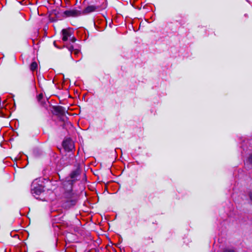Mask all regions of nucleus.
Here are the masks:
<instances>
[{"instance_id": "nucleus-10", "label": "nucleus", "mask_w": 252, "mask_h": 252, "mask_svg": "<svg viewBox=\"0 0 252 252\" xmlns=\"http://www.w3.org/2000/svg\"><path fill=\"white\" fill-rule=\"evenodd\" d=\"M249 196H250V199L252 201V192L250 193Z\"/></svg>"}, {"instance_id": "nucleus-1", "label": "nucleus", "mask_w": 252, "mask_h": 252, "mask_svg": "<svg viewBox=\"0 0 252 252\" xmlns=\"http://www.w3.org/2000/svg\"><path fill=\"white\" fill-rule=\"evenodd\" d=\"M79 173V169L78 168L76 169L70 173V179L63 182V186L66 190L64 193V196L67 199V201L75 202L76 200V195L72 192V186L73 183L75 181V178Z\"/></svg>"}, {"instance_id": "nucleus-6", "label": "nucleus", "mask_w": 252, "mask_h": 252, "mask_svg": "<svg viewBox=\"0 0 252 252\" xmlns=\"http://www.w3.org/2000/svg\"><path fill=\"white\" fill-rule=\"evenodd\" d=\"M96 7L94 5H89L87 6L83 11L82 14H86L95 11Z\"/></svg>"}, {"instance_id": "nucleus-2", "label": "nucleus", "mask_w": 252, "mask_h": 252, "mask_svg": "<svg viewBox=\"0 0 252 252\" xmlns=\"http://www.w3.org/2000/svg\"><path fill=\"white\" fill-rule=\"evenodd\" d=\"M43 191V187L42 185L37 184L35 181L32 183L31 186V193L34 196L39 195Z\"/></svg>"}, {"instance_id": "nucleus-9", "label": "nucleus", "mask_w": 252, "mask_h": 252, "mask_svg": "<svg viewBox=\"0 0 252 252\" xmlns=\"http://www.w3.org/2000/svg\"><path fill=\"white\" fill-rule=\"evenodd\" d=\"M249 161L252 163V155L249 158Z\"/></svg>"}, {"instance_id": "nucleus-13", "label": "nucleus", "mask_w": 252, "mask_h": 252, "mask_svg": "<svg viewBox=\"0 0 252 252\" xmlns=\"http://www.w3.org/2000/svg\"><path fill=\"white\" fill-rule=\"evenodd\" d=\"M42 96V94H40L39 95V97H41Z\"/></svg>"}, {"instance_id": "nucleus-5", "label": "nucleus", "mask_w": 252, "mask_h": 252, "mask_svg": "<svg viewBox=\"0 0 252 252\" xmlns=\"http://www.w3.org/2000/svg\"><path fill=\"white\" fill-rule=\"evenodd\" d=\"M64 14L67 16L78 17L82 14V11L77 9H71L64 12Z\"/></svg>"}, {"instance_id": "nucleus-4", "label": "nucleus", "mask_w": 252, "mask_h": 252, "mask_svg": "<svg viewBox=\"0 0 252 252\" xmlns=\"http://www.w3.org/2000/svg\"><path fill=\"white\" fill-rule=\"evenodd\" d=\"M63 146L64 149L68 152L71 151L74 148L72 141L69 139H66L63 141Z\"/></svg>"}, {"instance_id": "nucleus-12", "label": "nucleus", "mask_w": 252, "mask_h": 252, "mask_svg": "<svg viewBox=\"0 0 252 252\" xmlns=\"http://www.w3.org/2000/svg\"><path fill=\"white\" fill-rule=\"evenodd\" d=\"M69 156H71V158L73 159V158L74 157V156H73V155L72 154H70Z\"/></svg>"}, {"instance_id": "nucleus-11", "label": "nucleus", "mask_w": 252, "mask_h": 252, "mask_svg": "<svg viewBox=\"0 0 252 252\" xmlns=\"http://www.w3.org/2000/svg\"><path fill=\"white\" fill-rule=\"evenodd\" d=\"M14 233L13 231H12L10 233V235L12 237H15L16 236V234H13V233Z\"/></svg>"}, {"instance_id": "nucleus-16", "label": "nucleus", "mask_w": 252, "mask_h": 252, "mask_svg": "<svg viewBox=\"0 0 252 252\" xmlns=\"http://www.w3.org/2000/svg\"><path fill=\"white\" fill-rule=\"evenodd\" d=\"M16 159H17V160H18V157H17V156Z\"/></svg>"}, {"instance_id": "nucleus-3", "label": "nucleus", "mask_w": 252, "mask_h": 252, "mask_svg": "<svg viewBox=\"0 0 252 252\" xmlns=\"http://www.w3.org/2000/svg\"><path fill=\"white\" fill-rule=\"evenodd\" d=\"M62 32L63 35L62 39L63 41H66L69 39L72 42H74L76 41L75 38L74 36H71L72 32L70 29H63Z\"/></svg>"}, {"instance_id": "nucleus-14", "label": "nucleus", "mask_w": 252, "mask_h": 252, "mask_svg": "<svg viewBox=\"0 0 252 252\" xmlns=\"http://www.w3.org/2000/svg\"><path fill=\"white\" fill-rule=\"evenodd\" d=\"M18 2H19V4H20V5H21V4H21V2L20 1H19Z\"/></svg>"}, {"instance_id": "nucleus-7", "label": "nucleus", "mask_w": 252, "mask_h": 252, "mask_svg": "<svg viewBox=\"0 0 252 252\" xmlns=\"http://www.w3.org/2000/svg\"><path fill=\"white\" fill-rule=\"evenodd\" d=\"M37 68V63L35 62H32L30 65V69L32 71L35 70Z\"/></svg>"}, {"instance_id": "nucleus-15", "label": "nucleus", "mask_w": 252, "mask_h": 252, "mask_svg": "<svg viewBox=\"0 0 252 252\" xmlns=\"http://www.w3.org/2000/svg\"><path fill=\"white\" fill-rule=\"evenodd\" d=\"M10 252H14V251H13V252H12L11 250H10Z\"/></svg>"}, {"instance_id": "nucleus-8", "label": "nucleus", "mask_w": 252, "mask_h": 252, "mask_svg": "<svg viewBox=\"0 0 252 252\" xmlns=\"http://www.w3.org/2000/svg\"><path fill=\"white\" fill-rule=\"evenodd\" d=\"M223 252H235V251L232 249H226L224 250Z\"/></svg>"}]
</instances>
